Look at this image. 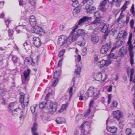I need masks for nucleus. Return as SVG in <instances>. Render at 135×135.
Returning <instances> with one entry per match:
<instances>
[{
  "label": "nucleus",
  "instance_id": "1",
  "mask_svg": "<svg viewBox=\"0 0 135 135\" xmlns=\"http://www.w3.org/2000/svg\"><path fill=\"white\" fill-rule=\"evenodd\" d=\"M52 95V93H49L47 94L45 98L46 102H42L39 105L40 109H42L45 108V109H47L48 112L50 114H53L56 112L57 108V103H53L52 101L47 100L49 96Z\"/></svg>",
  "mask_w": 135,
  "mask_h": 135
},
{
  "label": "nucleus",
  "instance_id": "2",
  "mask_svg": "<svg viewBox=\"0 0 135 135\" xmlns=\"http://www.w3.org/2000/svg\"><path fill=\"white\" fill-rule=\"evenodd\" d=\"M70 36H71V35L67 38L64 35L60 36L57 41L58 44L61 46H62L66 43L68 45L74 42L73 40H71V38H69Z\"/></svg>",
  "mask_w": 135,
  "mask_h": 135
},
{
  "label": "nucleus",
  "instance_id": "3",
  "mask_svg": "<svg viewBox=\"0 0 135 135\" xmlns=\"http://www.w3.org/2000/svg\"><path fill=\"white\" fill-rule=\"evenodd\" d=\"M29 96L27 94H26L24 96L21 95L19 98L20 102L21 104L22 108L23 109L25 107H27L28 104Z\"/></svg>",
  "mask_w": 135,
  "mask_h": 135
},
{
  "label": "nucleus",
  "instance_id": "4",
  "mask_svg": "<svg viewBox=\"0 0 135 135\" xmlns=\"http://www.w3.org/2000/svg\"><path fill=\"white\" fill-rule=\"evenodd\" d=\"M85 31L82 29H79L76 31V34H74L73 35H71V36L69 38H71V40L74 41L76 38H78L79 36H82L85 34Z\"/></svg>",
  "mask_w": 135,
  "mask_h": 135
},
{
  "label": "nucleus",
  "instance_id": "5",
  "mask_svg": "<svg viewBox=\"0 0 135 135\" xmlns=\"http://www.w3.org/2000/svg\"><path fill=\"white\" fill-rule=\"evenodd\" d=\"M32 30V33L38 34L40 36L44 35L45 33V31L41 28L36 26H33Z\"/></svg>",
  "mask_w": 135,
  "mask_h": 135
},
{
  "label": "nucleus",
  "instance_id": "6",
  "mask_svg": "<svg viewBox=\"0 0 135 135\" xmlns=\"http://www.w3.org/2000/svg\"><path fill=\"white\" fill-rule=\"evenodd\" d=\"M94 76L96 78L95 80L98 81H100L102 80L104 81L108 77V76L104 74L103 75L101 72L95 73L94 74Z\"/></svg>",
  "mask_w": 135,
  "mask_h": 135
},
{
  "label": "nucleus",
  "instance_id": "7",
  "mask_svg": "<svg viewBox=\"0 0 135 135\" xmlns=\"http://www.w3.org/2000/svg\"><path fill=\"white\" fill-rule=\"evenodd\" d=\"M133 46L132 45H129L128 47V50L129 52L130 62L132 65L134 64V54L133 49Z\"/></svg>",
  "mask_w": 135,
  "mask_h": 135
},
{
  "label": "nucleus",
  "instance_id": "8",
  "mask_svg": "<svg viewBox=\"0 0 135 135\" xmlns=\"http://www.w3.org/2000/svg\"><path fill=\"white\" fill-rule=\"evenodd\" d=\"M110 48V44L108 45L107 44H104L102 46L100 52L102 54H105L107 52L109 48Z\"/></svg>",
  "mask_w": 135,
  "mask_h": 135
},
{
  "label": "nucleus",
  "instance_id": "9",
  "mask_svg": "<svg viewBox=\"0 0 135 135\" xmlns=\"http://www.w3.org/2000/svg\"><path fill=\"white\" fill-rule=\"evenodd\" d=\"M33 44L37 47L40 46L41 44V42L40 38L38 37H34L33 38Z\"/></svg>",
  "mask_w": 135,
  "mask_h": 135
},
{
  "label": "nucleus",
  "instance_id": "10",
  "mask_svg": "<svg viewBox=\"0 0 135 135\" xmlns=\"http://www.w3.org/2000/svg\"><path fill=\"white\" fill-rule=\"evenodd\" d=\"M94 88L90 87L88 90V92L85 94V98L87 99L89 97L93 96V93L94 91L93 90Z\"/></svg>",
  "mask_w": 135,
  "mask_h": 135
},
{
  "label": "nucleus",
  "instance_id": "11",
  "mask_svg": "<svg viewBox=\"0 0 135 135\" xmlns=\"http://www.w3.org/2000/svg\"><path fill=\"white\" fill-rule=\"evenodd\" d=\"M127 49L125 46L122 47L119 50V56H123L127 52Z\"/></svg>",
  "mask_w": 135,
  "mask_h": 135
},
{
  "label": "nucleus",
  "instance_id": "12",
  "mask_svg": "<svg viewBox=\"0 0 135 135\" xmlns=\"http://www.w3.org/2000/svg\"><path fill=\"white\" fill-rule=\"evenodd\" d=\"M113 113L114 114V117L118 120H119L122 117V115L121 114V112L119 110L114 111Z\"/></svg>",
  "mask_w": 135,
  "mask_h": 135
},
{
  "label": "nucleus",
  "instance_id": "13",
  "mask_svg": "<svg viewBox=\"0 0 135 135\" xmlns=\"http://www.w3.org/2000/svg\"><path fill=\"white\" fill-rule=\"evenodd\" d=\"M91 18V17H89L87 16H84L79 20L78 22V25H81L82 23L90 20Z\"/></svg>",
  "mask_w": 135,
  "mask_h": 135
},
{
  "label": "nucleus",
  "instance_id": "14",
  "mask_svg": "<svg viewBox=\"0 0 135 135\" xmlns=\"http://www.w3.org/2000/svg\"><path fill=\"white\" fill-rule=\"evenodd\" d=\"M107 129L108 131L111 133H116L117 130V128L114 126L110 127H107Z\"/></svg>",
  "mask_w": 135,
  "mask_h": 135
},
{
  "label": "nucleus",
  "instance_id": "15",
  "mask_svg": "<svg viewBox=\"0 0 135 135\" xmlns=\"http://www.w3.org/2000/svg\"><path fill=\"white\" fill-rule=\"evenodd\" d=\"M31 70L29 69H27L26 70L24 71L23 73V75L25 80H27L29 77L30 73Z\"/></svg>",
  "mask_w": 135,
  "mask_h": 135
},
{
  "label": "nucleus",
  "instance_id": "16",
  "mask_svg": "<svg viewBox=\"0 0 135 135\" xmlns=\"http://www.w3.org/2000/svg\"><path fill=\"white\" fill-rule=\"evenodd\" d=\"M31 62V65L33 66H35L36 64L33 61L32 58L30 57H26L24 60V61L26 62H30V61Z\"/></svg>",
  "mask_w": 135,
  "mask_h": 135
},
{
  "label": "nucleus",
  "instance_id": "17",
  "mask_svg": "<svg viewBox=\"0 0 135 135\" xmlns=\"http://www.w3.org/2000/svg\"><path fill=\"white\" fill-rule=\"evenodd\" d=\"M86 9L87 12L91 13L95 11L96 8L94 7H92L89 6L86 7Z\"/></svg>",
  "mask_w": 135,
  "mask_h": 135
},
{
  "label": "nucleus",
  "instance_id": "18",
  "mask_svg": "<svg viewBox=\"0 0 135 135\" xmlns=\"http://www.w3.org/2000/svg\"><path fill=\"white\" fill-rule=\"evenodd\" d=\"M23 46L25 49L26 50H29L31 46L30 43L28 40H26L23 44Z\"/></svg>",
  "mask_w": 135,
  "mask_h": 135
},
{
  "label": "nucleus",
  "instance_id": "19",
  "mask_svg": "<svg viewBox=\"0 0 135 135\" xmlns=\"http://www.w3.org/2000/svg\"><path fill=\"white\" fill-rule=\"evenodd\" d=\"M65 121V119L63 117H58L56 120V123L58 124L64 123Z\"/></svg>",
  "mask_w": 135,
  "mask_h": 135
},
{
  "label": "nucleus",
  "instance_id": "20",
  "mask_svg": "<svg viewBox=\"0 0 135 135\" xmlns=\"http://www.w3.org/2000/svg\"><path fill=\"white\" fill-rule=\"evenodd\" d=\"M11 56V60L13 62V64L15 65L16 64L19 60V58L15 55H12Z\"/></svg>",
  "mask_w": 135,
  "mask_h": 135
},
{
  "label": "nucleus",
  "instance_id": "21",
  "mask_svg": "<svg viewBox=\"0 0 135 135\" xmlns=\"http://www.w3.org/2000/svg\"><path fill=\"white\" fill-rule=\"evenodd\" d=\"M108 26L106 24L104 25L101 29V31L103 32L109 31L108 30Z\"/></svg>",
  "mask_w": 135,
  "mask_h": 135
},
{
  "label": "nucleus",
  "instance_id": "22",
  "mask_svg": "<svg viewBox=\"0 0 135 135\" xmlns=\"http://www.w3.org/2000/svg\"><path fill=\"white\" fill-rule=\"evenodd\" d=\"M91 40L95 44L98 42L99 41V38L98 36H92Z\"/></svg>",
  "mask_w": 135,
  "mask_h": 135
},
{
  "label": "nucleus",
  "instance_id": "23",
  "mask_svg": "<svg viewBox=\"0 0 135 135\" xmlns=\"http://www.w3.org/2000/svg\"><path fill=\"white\" fill-rule=\"evenodd\" d=\"M85 123V122H84L83 123H82L80 127V129L81 130V135H85V130L84 129V124Z\"/></svg>",
  "mask_w": 135,
  "mask_h": 135
},
{
  "label": "nucleus",
  "instance_id": "24",
  "mask_svg": "<svg viewBox=\"0 0 135 135\" xmlns=\"http://www.w3.org/2000/svg\"><path fill=\"white\" fill-rule=\"evenodd\" d=\"M37 127V124L36 123H34L32 127H31V131L33 133V134L34 133H36L35 132V131L36 130Z\"/></svg>",
  "mask_w": 135,
  "mask_h": 135
},
{
  "label": "nucleus",
  "instance_id": "25",
  "mask_svg": "<svg viewBox=\"0 0 135 135\" xmlns=\"http://www.w3.org/2000/svg\"><path fill=\"white\" fill-rule=\"evenodd\" d=\"M29 22L30 25L33 26H35L36 24V20L35 19L33 20H29Z\"/></svg>",
  "mask_w": 135,
  "mask_h": 135
},
{
  "label": "nucleus",
  "instance_id": "26",
  "mask_svg": "<svg viewBox=\"0 0 135 135\" xmlns=\"http://www.w3.org/2000/svg\"><path fill=\"white\" fill-rule=\"evenodd\" d=\"M94 16L96 18L100 19L99 18L100 17V13L99 12H96L94 13Z\"/></svg>",
  "mask_w": 135,
  "mask_h": 135
},
{
  "label": "nucleus",
  "instance_id": "27",
  "mask_svg": "<svg viewBox=\"0 0 135 135\" xmlns=\"http://www.w3.org/2000/svg\"><path fill=\"white\" fill-rule=\"evenodd\" d=\"M134 73V69L133 68L131 69V74L130 78V81L131 82L133 80Z\"/></svg>",
  "mask_w": 135,
  "mask_h": 135
},
{
  "label": "nucleus",
  "instance_id": "28",
  "mask_svg": "<svg viewBox=\"0 0 135 135\" xmlns=\"http://www.w3.org/2000/svg\"><path fill=\"white\" fill-rule=\"evenodd\" d=\"M99 94V91H96L93 93V97L94 99H96L98 97Z\"/></svg>",
  "mask_w": 135,
  "mask_h": 135
},
{
  "label": "nucleus",
  "instance_id": "29",
  "mask_svg": "<svg viewBox=\"0 0 135 135\" xmlns=\"http://www.w3.org/2000/svg\"><path fill=\"white\" fill-rule=\"evenodd\" d=\"M101 21L100 19H97L96 18L95 20L91 22V24H94L97 25L98 24H99L100 22Z\"/></svg>",
  "mask_w": 135,
  "mask_h": 135
},
{
  "label": "nucleus",
  "instance_id": "30",
  "mask_svg": "<svg viewBox=\"0 0 135 135\" xmlns=\"http://www.w3.org/2000/svg\"><path fill=\"white\" fill-rule=\"evenodd\" d=\"M132 33H131L130 34L128 40L127 42V44L128 45H132L131 40H132Z\"/></svg>",
  "mask_w": 135,
  "mask_h": 135
},
{
  "label": "nucleus",
  "instance_id": "31",
  "mask_svg": "<svg viewBox=\"0 0 135 135\" xmlns=\"http://www.w3.org/2000/svg\"><path fill=\"white\" fill-rule=\"evenodd\" d=\"M125 133L128 135H130L132 133L131 129L129 128H127L125 131Z\"/></svg>",
  "mask_w": 135,
  "mask_h": 135
},
{
  "label": "nucleus",
  "instance_id": "32",
  "mask_svg": "<svg viewBox=\"0 0 135 135\" xmlns=\"http://www.w3.org/2000/svg\"><path fill=\"white\" fill-rule=\"evenodd\" d=\"M81 71V68L80 67H78L75 69V73L76 75H79Z\"/></svg>",
  "mask_w": 135,
  "mask_h": 135
},
{
  "label": "nucleus",
  "instance_id": "33",
  "mask_svg": "<svg viewBox=\"0 0 135 135\" xmlns=\"http://www.w3.org/2000/svg\"><path fill=\"white\" fill-rule=\"evenodd\" d=\"M65 51V50L62 49L61 50L58 54V56L60 57H61L64 55V53Z\"/></svg>",
  "mask_w": 135,
  "mask_h": 135
},
{
  "label": "nucleus",
  "instance_id": "34",
  "mask_svg": "<svg viewBox=\"0 0 135 135\" xmlns=\"http://www.w3.org/2000/svg\"><path fill=\"white\" fill-rule=\"evenodd\" d=\"M99 62L100 63V66L101 68H102L105 65V64H106L105 60H103L99 61Z\"/></svg>",
  "mask_w": 135,
  "mask_h": 135
},
{
  "label": "nucleus",
  "instance_id": "35",
  "mask_svg": "<svg viewBox=\"0 0 135 135\" xmlns=\"http://www.w3.org/2000/svg\"><path fill=\"white\" fill-rule=\"evenodd\" d=\"M114 117L112 118H108L106 121V124L107 125L108 122L109 121L110 123L113 122L114 121Z\"/></svg>",
  "mask_w": 135,
  "mask_h": 135
},
{
  "label": "nucleus",
  "instance_id": "36",
  "mask_svg": "<svg viewBox=\"0 0 135 135\" xmlns=\"http://www.w3.org/2000/svg\"><path fill=\"white\" fill-rule=\"evenodd\" d=\"M9 36L12 38L13 33V31L11 29L9 30L8 31Z\"/></svg>",
  "mask_w": 135,
  "mask_h": 135
},
{
  "label": "nucleus",
  "instance_id": "37",
  "mask_svg": "<svg viewBox=\"0 0 135 135\" xmlns=\"http://www.w3.org/2000/svg\"><path fill=\"white\" fill-rule=\"evenodd\" d=\"M60 76V73H57L56 72H55L53 78L57 79Z\"/></svg>",
  "mask_w": 135,
  "mask_h": 135
},
{
  "label": "nucleus",
  "instance_id": "38",
  "mask_svg": "<svg viewBox=\"0 0 135 135\" xmlns=\"http://www.w3.org/2000/svg\"><path fill=\"white\" fill-rule=\"evenodd\" d=\"M29 1L31 6H34L35 5L36 3V0H29Z\"/></svg>",
  "mask_w": 135,
  "mask_h": 135
},
{
  "label": "nucleus",
  "instance_id": "39",
  "mask_svg": "<svg viewBox=\"0 0 135 135\" xmlns=\"http://www.w3.org/2000/svg\"><path fill=\"white\" fill-rule=\"evenodd\" d=\"M108 57L110 58H113L114 59L116 58V57L115 56L114 54L113 53H110V54L108 55Z\"/></svg>",
  "mask_w": 135,
  "mask_h": 135
},
{
  "label": "nucleus",
  "instance_id": "40",
  "mask_svg": "<svg viewBox=\"0 0 135 135\" xmlns=\"http://www.w3.org/2000/svg\"><path fill=\"white\" fill-rule=\"evenodd\" d=\"M123 43V42L121 40H119L116 42V45L117 47H119V46L122 45Z\"/></svg>",
  "mask_w": 135,
  "mask_h": 135
},
{
  "label": "nucleus",
  "instance_id": "41",
  "mask_svg": "<svg viewBox=\"0 0 135 135\" xmlns=\"http://www.w3.org/2000/svg\"><path fill=\"white\" fill-rule=\"evenodd\" d=\"M78 45L80 46H84L85 44V42L84 41H80L78 42Z\"/></svg>",
  "mask_w": 135,
  "mask_h": 135
},
{
  "label": "nucleus",
  "instance_id": "42",
  "mask_svg": "<svg viewBox=\"0 0 135 135\" xmlns=\"http://www.w3.org/2000/svg\"><path fill=\"white\" fill-rule=\"evenodd\" d=\"M79 4L78 1H76L74 3H73L72 6L74 7H77L79 6Z\"/></svg>",
  "mask_w": 135,
  "mask_h": 135
},
{
  "label": "nucleus",
  "instance_id": "43",
  "mask_svg": "<svg viewBox=\"0 0 135 135\" xmlns=\"http://www.w3.org/2000/svg\"><path fill=\"white\" fill-rule=\"evenodd\" d=\"M122 31H121L120 32H119L118 34L117 35V39H119L122 38Z\"/></svg>",
  "mask_w": 135,
  "mask_h": 135
},
{
  "label": "nucleus",
  "instance_id": "44",
  "mask_svg": "<svg viewBox=\"0 0 135 135\" xmlns=\"http://www.w3.org/2000/svg\"><path fill=\"white\" fill-rule=\"evenodd\" d=\"M104 33L103 35V37L105 40H106L107 39V37L108 36L109 33V31H108Z\"/></svg>",
  "mask_w": 135,
  "mask_h": 135
},
{
  "label": "nucleus",
  "instance_id": "45",
  "mask_svg": "<svg viewBox=\"0 0 135 135\" xmlns=\"http://www.w3.org/2000/svg\"><path fill=\"white\" fill-rule=\"evenodd\" d=\"M118 0H104V1H108L109 3H110L111 4H112L114 2H116Z\"/></svg>",
  "mask_w": 135,
  "mask_h": 135
},
{
  "label": "nucleus",
  "instance_id": "46",
  "mask_svg": "<svg viewBox=\"0 0 135 135\" xmlns=\"http://www.w3.org/2000/svg\"><path fill=\"white\" fill-rule=\"evenodd\" d=\"M58 81V79H56V80H54L52 83V84L51 85V86H56L57 84V82Z\"/></svg>",
  "mask_w": 135,
  "mask_h": 135
},
{
  "label": "nucleus",
  "instance_id": "47",
  "mask_svg": "<svg viewBox=\"0 0 135 135\" xmlns=\"http://www.w3.org/2000/svg\"><path fill=\"white\" fill-rule=\"evenodd\" d=\"M127 2V1H126V3H125L124 4L123 6H122V7L121 8V9L123 10L122 11H123L124 10H125L126 9V8L127 7L126 6L127 5V3L126 2Z\"/></svg>",
  "mask_w": 135,
  "mask_h": 135
},
{
  "label": "nucleus",
  "instance_id": "48",
  "mask_svg": "<svg viewBox=\"0 0 135 135\" xmlns=\"http://www.w3.org/2000/svg\"><path fill=\"white\" fill-rule=\"evenodd\" d=\"M106 1H102L100 2V6H104L106 4Z\"/></svg>",
  "mask_w": 135,
  "mask_h": 135
},
{
  "label": "nucleus",
  "instance_id": "49",
  "mask_svg": "<svg viewBox=\"0 0 135 135\" xmlns=\"http://www.w3.org/2000/svg\"><path fill=\"white\" fill-rule=\"evenodd\" d=\"M80 12V11L79 9H74L73 11V12L74 14H77L79 13Z\"/></svg>",
  "mask_w": 135,
  "mask_h": 135
},
{
  "label": "nucleus",
  "instance_id": "50",
  "mask_svg": "<svg viewBox=\"0 0 135 135\" xmlns=\"http://www.w3.org/2000/svg\"><path fill=\"white\" fill-rule=\"evenodd\" d=\"M81 59V56L80 55H78V56L77 58L76 59V61L77 62H79L80 61Z\"/></svg>",
  "mask_w": 135,
  "mask_h": 135
},
{
  "label": "nucleus",
  "instance_id": "51",
  "mask_svg": "<svg viewBox=\"0 0 135 135\" xmlns=\"http://www.w3.org/2000/svg\"><path fill=\"white\" fill-rule=\"evenodd\" d=\"M88 112H87L84 114V116L85 117H86L89 115L90 114V112L91 111L90 109H88Z\"/></svg>",
  "mask_w": 135,
  "mask_h": 135
},
{
  "label": "nucleus",
  "instance_id": "52",
  "mask_svg": "<svg viewBox=\"0 0 135 135\" xmlns=\"http://www.w3.org/2000/svg\"><path fill=\"white\" fill-rule=\"evenodd\" d=\"M113 105L114 107H116L118 105V103L116 100H114L112 102Z\"/></svg>",
  "mask_w": 135,
  "mask_h": 135
},
{
  "label": "nucleus",
  "instance_id": "53",
  "mask_svg": "<svg viewBox=\"0 0 135 135\" xmlns=\"http://www.w3.org/2000/svg\"><path fill=\"white\" fill-rule=\"evenodd\" d=\"M99 9L100 10L103 12H104L106 10V9L104 7V6H100Z\"/></svg>",
  "mask_w": 135,
  "mask_h": 135
},
{
  "label": "nucleus",
  "instance_id": "54",
  "mask_svg": "<svg viewBox=\"0 0 135 135\" xmlns=\"http://www.w3.org/2000/svg\"><path fill=\"white\" fill-rule=\"evenodd\" d=\"M35 108L34 106H31L30 108V109L31 110V111L32 113H33L35 112Z\"/></svg>",
  "mask_w": 135,
  "mask_h": 135
},
{
  "label": "nucleus",
  "instance_id": "55",
  "mask_svg": "<svg viewBox=\"0 0 135 135\" xmlns=\"http://www.w3.org/2000/svg\"><path fill=\"white\" fill-rule=\"evenodd\" d=\"M73 90V87H71L70 88V91H69V94H70V98L71 97V96H72V95Z\"/></svg>",
  "mask_w": 135,
  "mask_h": 135
},
{
  "label": "nucleus",
  "instance_id": "56",
  "mask_svg": "<svg viewBox=\"0 0 135 135\" xmlns=\"http://www.w3.org/2000/svg\"><path fill=\"white\" fill-rule=\"evenodd\" d=\"M21 109H20V108H16V109H14L12 110V113H13V112H18V111L20 110L21 111Z\"/></svg>",
  "mask_w": 135,
  "mask_h": 135
},
{
  "label": "nucleus",
  "instance_id": "57",
  "mask_svg": "<svg viewBox=\"0 0 135 135\" xmlns=\"http://www.w3.org/2000/svg\"><path fill=\"white\" fill-rule=\"evenodd\" d=\"M67 107V104H63L61 107V108L63 109L64 110Z\"/></svg>",
  "mask_w": 135,
  "mask_h": 135
},
{
  "label": "nucleus",
  "instance_id": "58",
  "mask_svg": "<svg viewBox=\"0 0 135 135\" xmlns=\"http://www.w3.org/2000/svg\"><path fill=\"white\" fill-rule=\"evenodd\" d=\"M11 22V21H9V20L8 19L5 21V23L7 27H8V25L9 24V23Z\"/></svg>",
  "mask_w": 135,
  "mask_h": 135
},
{
  "label": "nucleus",
  "instance_id": "59",
  "mask_svg": "<svg viewBox=\"0 0 135 135\" xmlns=\"http://www.w3.org/2000/svg\"><path fill=\"white\" fill-rule=\"evenodd\" d=\"M131 12L132 14H133V13L134 11V6L133 4L131 8Z\"/></svg>",
  "mask_w": 135,
  "mask_h": 135
},
{
  "label": "nucleus",
  "instance_id": "60",
  "mask_svg": "<svg viewBox=\"0 0 135 135\" xmlns=\"http://www.w3.org/2000/svg\"><path fill=\"white\" fill-rule=\"evenodd\" d=\"M12 80L13 81V82L12 83V85L11 86L12 87H15V79L14 78H12Z\"/></svg>",
  "mask_w": 135,
  "mask_h": 135
},
{
  "label": "nucleus",
  "instance_id": "61",
  "mask_svg": "<svg viewBox=\"0 0 135 135\" xmlns=\"http://www.w3.org/2000/svg\"><path fill=\"white\" fill-rule=\"evenodd\" d=\"M4 91L2 89H0V95L2 96L4 95Z\"/></svg>",
  "mask_w": 135,
  "mask_h": 135
},
{
  "label": "nucleus",
  "instance_id": "62",
  "mask_svg": "<svg viewBox=\"0 0 135 135\" xmlns=\"http://www.w3.org/2000/svg\"><path fill=\"white\" fill-rule=\"evenodd\" d=\"M105 63H106L105 65L108 66L111 63V62L110 61L107 60L105 61Z\"/></svg>",
  "mask_w": 135,
  "mask_h": 135
},
{
  "label": "nucleus",
  "instance_id": "63",
  "mask_svg": "<svg viewBox=\"0 0 135 135\" xmlns=\"http://www.w3.org/2000/svg\"><path fill=\"white\" fill-rule=\"evenodd\" d=\"M129 17H127L126 18V20L124 22H125L126 24H127L129 21Z\"/></svg>",
  "mask_w": 135,
  "mask_h": 135
},
{
  "label": "nucleus",
  "instance_id": "64",
  "mask_svg": "<svg viewBox=\"0 0 135 135\" xmlns=\"http://www.w3.org/2000/svg\"><path fill=\"white\" fill-rule=\"evenodd\" d=\"M98 59V57L97 55L94 56V62H95L97 61V60Z\"/></svg>",
  "mask_w": 135,
  "mask_h": 135
}]
</instances>
